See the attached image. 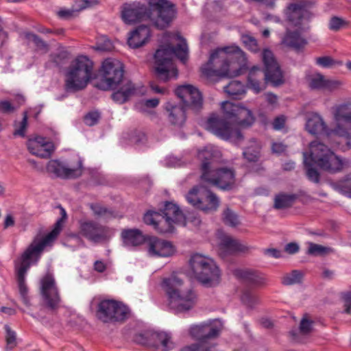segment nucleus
I'll list each match as a JSON object with an SVG mask.
<instances>
[{
    "mask_svg": "<svg viewBox=\"0 0 351 351\" xmlns=\"http://www.w3.org/2000/svg\"><path fill=\"white\" fill-rule=\"evenodd\" d=\"M128 308L112 300H104L97 305V317L104 323L122 322L128 317Z\"/></svg>",
    "mask_w": 351,
    "mask_h": 351,
    "instance_id": "4468645a",
    "label": "nucleus"
},
{
    "mask_svg": "<svg viewBox=\"0 0 351 351\" xmlns=\"http://www.w3.org/2000/svg\"><path fill=\"white\" fill-rule=\"evenodd\" d=\"M187 202L204 213L216 212L220 205V199L210 190L202 186L193 187L186 195Z\"/></svg>",
    "mask_w": 351,
    "mask_h": 351,
    "instance_id": "ddd939ff",
    "label": "nucleus"
},
{
    "mask_svg": "<svg viewBox=\"0 0 351 351\" xmlns=\"http://www.w3.org/2000/svg\"><path fill=\"white\" fill-rule=\"evenodd\" d=\"M343 299L345 302L344 313L347 314L351 313V292H346L343 295Z\"/></svg>",
    "mask_w": 351,
    "mask_h": 351,
    "instance_id": "774afa93",
    "label": "nucleus"
},
{
    "mask_svg": "<svg viewBox=\"0 0 351 351\" xmlns=\"http://www.w3.org/2000/svg\"><path fill=\"white\" fill-rule=\"evenodd\" d=\"M149 347L154 348L157 351H169L174 348L171 336L165 332H152Z\"/></svg>",
    "mask_w": 351,
    "mask_h": 351,
    "instance_id": "393cba45",
    "label": "nucleus"
},
{
    "mask_svg": "<svg viewBox=\"0 0 351 351\" xmlns=\"http://www.w3.org/2000/svg\"><path fill=\"white\" fill-rule=\"evenodd\" d=\"M234 274L243 282L251 285H263L265 283V277L256 270L238 269L234 271Z\"/></svg>",
    "mask_w": 351,
    "mask_h": 351,
    "instance_id": "bb28decb",
    "label": "nucleus"
},
{
    "mask_svg": "<svg viewBox=\"0 0 351 351\" xmlns=\"http://www.w3.org/2000/svg\"><path fill=\"white\" fill-rule=\"evenodd\" d=\"M340 85L341 82L339 81L326 78L324 90L332 91L337 89Z\"/></svg>",
    "mask_w": 351,
    "mask_h": 351,
    "instance_id": "e2e57ef3",
    "label": "nucleus"
},
{
    "mask_svg": "<svg viewBox=\"0 0 351 351\" xmlns=\"http://www.w3.org/2000/svg\"><path fill=\"white\" fill-rule=\"evenodd\" d=\"M36 143L29 142L27 144V149L29 152L34 156H38L41 158H49L54 147H38Z\"/></svg>",
    "mask_w": 351,
    "mask_h": 351,
    "instance_id": "f704fd0d",
    "label": "nucleus"
},
{
    "mask_svg": "<svg viewBox=\"0 0 351 351\" xmlns=\"http://www.w3.org/2000/svg\"><path fill=\"white\" fill-rule=\"evenodd\" d=\"M223 329V324L219 319H214L194 325L190 328V335L197 340V343H208L210 340L219 337Z\"/></svg>",
    "mask_w": 351,
    "mask_h": 351,
    "instance_id": "dca6fc26",
    "label": "nucleus"
},
{
    "mask_svg": "<svg viewBox=\"0 0 351 351\" xmlns=\"http://www.w3.org/2000/svg\"><path fill=\"white\" fill-rule=\"evenodd\" d=\"M282 43L296 51H302L307 44L306 40L298 31L289 30L287 31Z\"/></svg>",
    "mask_w": 351,
    "mask_h": 351,
    "instance_id": "c85d7f7f",
    "label": "nucleus"
},
{
    "mask_svg": "<svg viewBox=\"0 0 351 351\" xmlns=\"http://www.w3.org/2000/svg\"><path fill=\"white\" fill-rule=\"evenodd\" d=\"M223 88L226 93L235 99H240V97L245 93V86L238 80L231 81Z\"/></svg>",
    "mask_w": 351,
    "mask_h": 351,
    "instance_id": "473e14b6",
    "label": "nucleus"
},
{
    "mask_svg": "<svg viewBox=\"0 0 351 351\" xmlns=\"http://www.w3.org/2000/svg\"><path fill=\"white\" fill-rule=\"evenodd\" d=\"M182 284L183 280L175 275L162 281V287L168 297V306L176 313L189 311L197 302V295L194 291L191 289L180 290Z\"/></svg>",
    "mask_w": 351,
    "mask_h": 351,
    "instance_id": "1a4fd4ad",
    "label": "nucleus"
},
{
    "mask_svg": "<svg viewBox=\"0 0 351 351\" xmlns=\"http://www.w3.org/2000/svg\"><path fill=\"white\" fill-rule=\"evenodd\" d=\"M51 59L57 66H62L69 60V53L64 49H60L58 51L51 54Z\"/></svg>",
    "mask_w": 351,
    "mask_h": 351,
    "instance_id": "ea45409f",
    "label": "nucleus"
},
{
    "mask_svg": "<svg viewBox=\"0 0 351 351\" xmlns=\"http://www.w3.org/2000/svg\"><path fill=\"white\" fill-rule=\"evenodd\" d=\"M146 139L144 132L141 131L135 130L131 134L130 141L136 144L143 143Z\"/></svg>",
    "mask_w": 351,
    "mask_h": 351,
    "instance_id": "bf43d9fd",
    "label": "nucleus"
},
{
    "mask_svg": "<svg viewBox=\"0 0 351 351\" xmlns=\"http://www.w3.org/2000/svg\"><path fill=\"white\" fill-rule=\"evenodd\" d=\"M15 108L8 101H0V112L2 113H9L14 112Z\"/></svg>",
    "mask_w": 351,
    "mask_h": 351,
    "instance_id": "69168bd1",
    "label": "nucleus"
},
{
    "mask_svg": "<svg viewBox=\"0 0 351 351\" xmlns=\"http://www.w3.org/2000/svg\"><path fill=\"white\" fill-rule=\"evenodd\" d=\"M256 71H260L258 66H253L250 71L247 80V87L253 90L256 93H260L265 88V85H261L260 81L256 78L255 73Z\"/></svg>",
    "mask_w": 351,
    "mask_h": 351,
    "instance_id": "4c0bfd02",
    "label": "nucleus"
},
{
    "mask_svg": "<svg viewBox=\"0 0 351 351\" xmlns=\"http://www.w3.org/2000/svg\"><path fill=\"white\" fill-rule=\"evenodd\" d=\"M262 58L265 66L264 74L266 82H270L274 86L284 84L282 72L272 51L269 49H264Z\"/></svg>",
    "mask_w": 351,
    "mask_h": 351,
    "instance_id": "f3484780",
    "label": "nucleus"
},
{
    "mask_svg": "<svg viewBox=\"0 0 351 351\" xmlns=\"http://www.w3.org/2000/svg\"><path fill=\"white\" fill-rule=\"evenodd\" d=\"M93 62L85 56H78L68 67L65 73L64 89L76 93L85 88L93 77Z\"/></svg>",
    "mask_w": 351,
    "mask_h": 351,
    "instance_id": "9d476101",
    "label": "nucleus"
},
{
    "mask_svg": "<svg viewBox=\"0 0 351 351\" xmlns=\"http://www.w3.org/2000/svg\"><path fill=\"white\" fill-rule=\"evenodd\" d=\"M217 154L211 148H206L198 152L200 180L223 191H230L235 185V172L233 169L219 167Z\"/></svg>",
    "mask_w": 351,
    "mask_h": 351,
    "instance_id": "39448f33",
    "label": "nucleus"
},
{
    "mask_svg": "<svg viewBox=\"0 0 351 351\" xmlns=\"http://www.w3.org/2000/svg\"><path fill=\"white\" fill-rule=\"evenodd\" d=\"M175 94L181 99L182 104L173 105L167 102L165 110L168 112V119L171 124L182 127L186 119V110H191L197 113L202 109L203 98L199 90L190 84L178 86Z\"/></svg>",
    "mask_w": 351,
    "mask_h": 351,
    "instance_id": "0eeeda50",
    "label": "nucleus"
},
{
    "mask_svg": "<svg viewBox=\"0 0 351 351\" xmlns=\"http://www.w3.org/2000/svg\"><path fill=\"white\" fill-rule=\"evenodd\" d=\"M338 112L335 114V119H337V114ZM336 121L338 122L336 127L334 130H332V133L338 136L343 137L346 139V143L348 147V149L351 148V141H350V134L349 133L348 129L345 128L340 123L341 121Z\"/></svg>",
    "mask_w": 351,
    "mask_h": 351,
    "instance_id": "79ce46f5",
    "label": "nucleus"
},
{
    "mask_svg": "<svg viewBox=\"0 0 351 351\" xmlns=\"http://www.w3.org/2000/svg\"><path fill=\"white\" fill-rule=\"evenodd\" d=\"M337 121H344L346 123H351V110H344L343 109H340L338 110V113L337 114Z\"/></svg>",
    "mask_w": 351,
    "mask_h": 351,
    "instance_id": "680f3d73",
    "label": "nucleus"
},
{
    "mask_svg": "<svg viewBox=\"0 0 351 351\" xmlns=\"http://www.w3.org/2000/svg\"><path fill=\"white\" fill-rule=\"evenodd\" d=\"M23 119L21 122V125H20V128L17 130H16L13 134L14 136H22V137H24L25 134V131L27 127V112H24L23 114Z\"/></svg>",
    "mask_w": 351,
    "mask_h": 351,
    "instance_id": "4d7b16f0",
    "label": "nucleus"
},
{
    "mask_svg": "<svg viewBox=\"0 0 351 351\" xmlns=\"http://www.w3.org/2000/svg\"><path fill=\"white\" fill-rule=\"evenodd\" d=\"M181 351H219L215 343H195L183 348Z\"/></svg>",
    "mask_w": 351,
    "mask_h": 351,
    "instance_id": "58836bf2",
    "label": "nucleus"
},
{
    "mask_svg": "<svg viewBox=\"0 0 351 351\" xmlns=\"http://www.w3.org/2000/svg\"><path fill=\"white\" fill-rule=\"evenodd\" d=\"M123 64L115 59L107 58L100 69L101 80L95 86L102 90H113L128 80L123 78Z\"/></svg>",
    "mask_w": 351,
    "mask_h": 351,
    "instance_id": "f8f14e48",
    "label": "nucleus"
},
{
    "mask_svg": "<svg viewBox=\"0 0 351 351\" xmlns=\"http://www.w3.org/2000/svg\"><path fill=\"white\" fill-rule=\"evenodd\" d=\"M175 4L167 0H145V3H125L121 7V19L126 24L149 21L160 29L167 28L176 17Z\"/></svg>",
    "mask_w": 351,
    "mask_h": 351,
    "instance_id": "f03ea898",
    "label": "nucleus"
},
{
    "mask_svg": "<svg viewBox=\"0 0 351 351\" xmlns=\"http://www.w3.org/2000/svg\"><path fill=\"white\" fill-rule=\"evenodd\" d=\"M95 1L92 0H84L80 5H79L78 9H62L58 11V15L64 19H69L75 15L76 12H78L85 8L92 6Z\"/></svg>",
    "mask_w": 351,
    "mask_h": 351,
    "instance_id": "c9c22d12",
    "label": "nucleus"
},
{
    "mask_svg": "<svg viewBox=\"0 0 351 351\" xmlns=\"http://www.w3.org/2000/svg\"><path fill=\"white\" fill-rule=\"evenodd\" d=\"M176 56L182 62L188 58V46L184 38L176 47L171 45L161 46L154 54L155 73L159 82H167L171 77L176 78L178 70L173 67L172 58Z\"/></svg>",
    "mask_w": 351,
    "mask_h": 351,
    "instance_id": "6e6552de",
    "label": "nucleus"
},
{
    "mask_svg": "<svg viewBox=\"0 0 351 351\" xmlns=\"http://www.w3.org/2000/svg\"><path fill=\"white\" fill-rule=\"evenodd\" d=\"M29 142H35L38 144V147H54L51 142L46 140L45 138L42 136H37L33 140H30Z\"/></svg>",
    "mask_w": 351,
    "mask_h": 351,
    "instance_id": "0e129e2a",
    "label": "nucleus"
},
{
    "mask_svg": "<svg viewBox=\"0 0 351 351\" xmlns=\"http://www.w3.org/2000/svg\"><path fill=\"white\" fill-rule=\"evenodd\" d=\"M40 293L43 305L51 311L59 306L60 298L52 274L47 273L41 280Z\"/></svg>",
    "mask_w": 351,
    "mask_h": 351,
    "instance_id": "a211bd4d",
    "label": "nucleus"
},
{
    "mask_svg": "<svg viewBox=\"0 0 351 351\" xmlns=\"http://www.w3.org/2000/svg\"><path fill=\"white\" fill-rule=\"evenodd\" d=\"M247 250V247L229 236L223 237L219 245V254L222 258L237 252H243Z\"/></svg>",
    "mask_w": 351,
    "mask_h": 351,
    "instance_id": "b1692460",
    "label": "nucleus"
},
{
    "mask_svg": "<svg viewBox=\"0 0 351 351\" xmlns=\"http://www.w3.org/2000/svg\"><path fill=\"white\" fill-rule=\"evenodd\" d=\"M148 251L152 256L168 257L174 254L175 248L171 242L154 237L149 240Z\"/></svg>",
    "mask_w": 351,
    "mask_h": 351,
    "instance_id": "4be33fe9",
    "label": "nucleus"
},
{
    "mask_svg": "<svg viewBox=\"0 0 351 351\" xmlns=\"http://www.w3.org/2000/svg\"><path fill=\"white\" fill-rule=\"evenodd\" d=\"M315 2L300 1L289 3L285 10L287 20L295 27H300L315 17Z\"/></svg>",
    "mask_w": 351,
    "mask_h": 351,
    "instance_id": "2eb2a0df",
    "label": "nucleus"
},
{
    "mask_svg": "<svg viewBox=\"0 0 351 351\" xmlns=\"http://www.w3.org/2000/svg\"><path fill=\"white\" fill-rule=\"evenodd\" d=\"M221 109L223 117L212 114L206 121V129L222 139L237 143L241 142L243 139L241 132L232 128L231 125L235 124L243 128L251 127L255 121L252 111L230 101L222 102Z\"/></svg>",
    "mask_w": 351,
    "mask_h": 351,
    "instance_id": "f257e3e1",
    "label": "nucleus"
},
{
    "mask_svg": "<svg viewBox=\"0 0 351 351\" xmlns=\"http://www.w3.org/2000/svg\"><path fill=\"white\" fill-rule=\"evenodd\" d=\"M245 53L237 46L225 47L215 50L210 55L203 73L214 76L234 77L247 69Z\"/></svg>",
    "mask_w": 351,
    "mask_h": 351,
    "instance_id": "20e7f679",
    "label": "nucleus"
},
{
    "mask_svg": "<svg viewBox=\"0 0 351 351\" xmlns=\"http://www.w3.org/2000/svg\"><path fill=\"white\" fill-rule=\"evenodd\" d=\"M151 31L146 25H140L130 32L128 38V45L133 49L145 45L149 40Z\"/></svg>",
    "mask_w": 351,
    "mask_h": 351,
    "instance_id": "5701e85b",
    "label": "nucleus"
},
{
    "mask_svg": "<svg viewBox=\"0 0 351 351\" xmlns=\"http://www.w3.org/2000/svg\"><path fill=\"white\" fill-rule=\"evenodd\" d=\"M306 129L312 134H318L326 131V125L319 115L313 114L308 118Z\"/></svg>",
    "mask_w": 351,
    "mask_h": 351,
    "instance_id": "c756f323",
    "label": "nucleus"
},
{
    "mask_svg": "<svg viewBox=\"0 0 351 351\" xmlns=\"http://www.w3.org/2000/svg\"><path fill=\"white\" fill-rule=\"evenodd\" d=\"M151 334L152 332L136 334L134 337V341L138 344L149 347V344H153L151 342Z\"/></svg>",
    "mask_w": 351,
    "mask_h": 351,
    "instance_id": "864d4df0",
    "label": "nucleus"
},
{
    "mask_svg": "<svg viewBox=\"0 0 351 351\" xmlns=\"http://www.w3.org/2000/svg\"><path fill=\"white\" fill-rule=\"evenodd\" d=\"M24 36L28 42H32L38 49L48 50V44L38 35L32 32H25Z\"/></svg>",
    "mask_w": 351,
    "mask_h": 351,
    "instance_id": "a19ab883",
    "label": "nucleus"
},
{
    "mask_svg": "<svg viewBox=\"0 0 351 351\" xmlns=\"http://www.w3.org/2000/svg\"><path fill=\"white\" fill-rule=\"evenodd\" d=\"M121 237L125 246L136 247L143 244L147 237L143 235L141 230L137 228L123 229L121 231Z\"/></svg>",
    "mask_w": 351,
    "mask_h": 351,
    "instance_id": "a878e982",
    "label": "nucleus"
},
{
    "mask_svg": "<svg viewBox=\"0 0 351 351\" xmlns=\"http://www.w3.org/2000/svg\"><path fill=\"white\" fill-rule=\"evenodd\" d=\"M82 163L80 160L77 162V167L75 168L67 167L58 160H50L47 165V169L48 172L54 173L57 177L75 178L82 175Z\"/></svg>",
    "mask_w": 351,
    "mask_h": 351,
    "instance_id": "412c9836",
    "label": "nucleus"
},
{
    "mask_svg": "<svg viewBox=\"0 0 351 351\" xmlns=\"http://www.w3.org/2000/svg\"><path fill=\"white\" fill-rule=\"evenodd\" d=\"M119 86L118 90L114 92L111 97L114 101L121 104L126 102L130 97L135 94L136 88L130 80L124 81V84Z\"/></svg>",
    "mask_w": 351,
    "mask_h": 351,
    "instance_id": "cd10ccee",
    "label": "nucleus"
},
{
    "mask_svg": "<svg viewBox=\"0 0 351 351\" xmlns=\"http://www.w3.org/2000/svg\"><path fill=\"white\" fill-rule=\"evenodd\" d=\"M308 244V248L307 250V254L308 255L314 256H321L326 254L329 250V248L326 247L312 242H309Z\"/></svg>",
    "mask_w": 351,
    "mask_h": 351,
    "instance_id": "09e8293b",
    "label": "nucleus"
},
{
    "mask_svg": "<svg viewBox=\"0 0 351 351\" xmlns=\"http://www.w3.org/2000/svg\"><path fill=\"white\" fill-rule=\"evenodd\" d=\"M100 119V114L97 111L87 113L84 118L85 123L88 126L97 124Z\"/></svg>",
    "mask_w": 351,
    "mask_h": 351,
    "instance_id": "6e6d98bb",
    "label": "nucleus"
},
{
    "mask_svg": "<svg viewBox=\"0 0 351 351\" xmlns=\"http://www.w3.org/2000/svg\"><path fill=\"white\" fill-rule=\"evenodd\" d=\"M313 323L310 319L302 318L299 326L300 333L304 335L309 334L313 329Z\"/></svg>",
    "mask_w": 351,
    "mask_h": 351,
    "instance_id": "5fc2aeb1",
    "label": "nucleus"
},
{
    "mask_svg": "<svg viewBox=\"0 0 351 351\" xmlns=\"http://www.w3.org/2000/svg\"><path fill=\"white\" fill-rule=\"evenodd\" d=\"M297 198L295 194L279 193L275 196L274 208L278 210L290 208Z\"/></svg>",
    "mask_w": 351,
    "mask_h": 351,
    "instance_id": "2f4dec72",
    "label": "nucleus"
},
{
    "mask_svg": "<svg viewBox=\"0 0 351 351\" xmlns=\"http://www.w3.org/2000/svg\"><path fill=\"white\" fill-rule=\"evenodd\" d=\"M161 214L160 212L148 210L143 217L144 222L147 225H152L154 229L160 233H167L168 232L162 231V228H166L162 223Z\"/></svg>",
    "mask_w": 351,
    "mask_h": 351,
    "instance_id": "7c9ffc66",
    "label": "nucleus"
},
{
    "mask_svg": "<svg viewBox=\"0 0 351 351\" xmlns=\"http://www.w3.org/2000/svg\"><path fill=\"white\" fill-rule=\"evenodd\" d=\"M81 234L94 243H99L107 238V228L100 223L89 220L79 221Z\"/></svg>",
    "mask_w": 351,
    "mask_h": 351,
    "instance_id": "aec40b11",
    "label": "nucleus"
},
{
    "mask_svg": "<svg viewBox=\"0 0 351 351\" xmlns=\"http://www.w3.org/2000/svg\"><path fill=\"white\" fill-rule=\"evenodd\" d=\"M304 165L307 178L312 182H320V173L315 168L316 165L320 169L335 173L343 168L342 160L324 143L313 141L310 144V152H303Z\"/></svg>",
    "mask_w": 351,
    "mask_h": 351,
    "instance_id": "423d86ee",
    "label": "nucleus"
},
{
    "mask_svg": "<svg viewBox=\"0 0 351 351\" xmlns=\"http://www.w3.org/2000/svg\"><path fill=\"white\" fill-rule=\"evenodd\" d=\"M90 208L93 210L94 215L97 217H113V211L102 206L99 204H91Z\"/></svg>",
    "mask_w": 351,
    "mask_h": 351,
    "instance_id": "49530a36",
    "label": "nucleus"
},
{
    "mask_svg": "<svg viewBox=\"0 0 351 351\" xmlns=\"http://www.w3.org/2000/svg\"><path fill=\"white\" fill-rule=\"evenodd\" d=\"M222 219L225 224L231 227H235L239 223L238 215L229 208L223 211Z\"/></svg>",
    "mask_w": 351,
    "mask_h": 351,
    "instance_id": "37998d69",
    "label": "nucleus"
},
{
    "mask_svg": "<svg viewBox=\"0 0 351 351\" xmlns=\"http://www.w3.org/2000/svg\"><path fill=\"white\" fill-rule=\"evenodd\" d=\"M160 213L161 214L162 223L166 227L162 228V231L173 232L174 223L186 226V217L176 204L170 202H166L164 208L160 210Z\"/></svg>",
    "mask_w": 351,
    "mask_h": 351,
    "instance_id": "6ab92c4d",
    "label": "nucleus"
},
{
    "mask_svg": "<svg viewBox=\"0 0 351 351\" xmlns=\"http://www.w3.org/2000/svg\"><path fill=\"white\" fill-rule=\"evenodd\" d=\"M260 147L257 145L246 148L243 155L249 162H257L260 158Z\"/></svg>",
    "mask_w": 351,
    "mask_h": 351,
    "instance_id": "a18cd8bd",
    "label": "nucleus"
},
{
    "mask_svg": "<svg viewBox=\"0 0 351 351\" xmlns=\"http://www.w3.org/2000/svg\"><path fill=\"white\" fill-rule=\"evenodd\" d=\"M331 186L341 194L351 198V174L343 180L332 182Z\"/></svg>",
    "mask_w": 351,
    "mask_h": 351,
    "instance_id": "72a5a7b5",
    "label": "nucleus"
},
{
    "mask_svg": "<svg viewBox=\"0 0 351 351\" xmlns=\"http://www.w3.org/2000/svg\"><path fill=\"white\" fill-rule=\"evenodd\" d=\"M64 221L58 219L54 224L53 229L42 238H36L27 247L21 257L15 262L16 270L17 283L20 296L26 306H30V299L28 296V288L25 283V275L29 269L33 261L36 263L39 259L44 248L51 244L60 234Z\"/></svg>",
    "mask_w": 351,
    "mask_h": 351,
    "instance_id": "7ed1b4c3",
    "label": "nucleus"
},
{
    "mask_svg": "<svg viewBox=\"0 0 351 351\" xmlns=\"http://www.w3.org/2000/svg\"><path fill=\"white\" fill-rule=\"evenodd\" d=\"M113 48L114 46L112 42L108 39L104 40L103 43H97L95 47L96 50L100 51H110Z\"/></svg>",
    "mask_w": 351,
    "mask_h": 351,
    "instance_id": "052dcab7",
    "label": "nucleus"
},
{
    "mask_svg": "<svg viewBox=\"0 0 351 351\" xmlns=\"http://www.w3.org/2000/svg\"><path fill=\"white\" fill-rule=\"evenodd\" d=\"M241 40L244 45L250 51L257 52L259 50L257 40L255 38L250 35H243Z\"/></svg>",
    "mask_w": 351,
    "mask_h": 351,
    "instance_id": "603ef678",
    "label": "nucleus"
},
{
    "mask_svg": "<svg viewBox=\"0 0 351 351\" xmlns=\"http://www.w3.org/2000/svg\"><path fill=\"white\" fill-rule=\"evenodd\" d=\"M315 62L322 67L329 68L335 64V60L330 56H322L317 58Z\"/></svg>",
    "mask_w": 351,
    "mask_h": 351,
    "instance_id": "13d9d810",
    "label": "nucleus"
},
{
    "mask_svg": "<svg viewBox=\"0 0 351 351\" xmlns=\"http://www.w3.org/2000/svg\"><path fill=\"white\" fill-rule=\"evenodd\" d=\"M326 77L317 73L309 78V88L312 90H324Z\"/></svg>",
    "mask_w": 351,
    "mask_h": 351,
    "instance_id": "c03bdc74",
    "label": "nucleus"
},
{
    "mask_svg": "<svg viewBox=\"0 0 351 351\" xmlns=\"http://www.w3.org/2000/svg\"><path fill=\"white\" fill-rule=\"evenodd\" d=\"M242 303L247 308H252L257 303V297L250 290H245L241 297Z\"/></svg>",
    "mask_w": 351,
    "mask_h": 351,
    "instance_id": "de8ad7c7",
    "label": "nucleus"
},
{
    "mask_svg": "<svg viewBox=\"0 0 351 351\" xmlns=\"http://www.w3.org/2000/svg\"><path fill=\"white\" fill-rule=\"evenodd\" d=\"M189 264L194 278L202 285L213 287L219 283L220 271L212 259L195 254L191 256Z\"/></svg>",
    "mask_w": 351,
    "mask_h": 351,
    "instance_id": "9b49d317",
    "label": "nucleus"
},
{
    "mask_svg": "<svg viewBox=\"0 0 351 351\" xmlns=\"http://www.w3.org/2000/svg\"><path fill=\"white\" fill-rule=\"evenodd\" d=\"M348 22L338 16H332L328 23V27L330 30L337 32L341 28L347 26Z\"/></svg>",
    "mask_w": 351,
    "mask_h": 351,
    "instance_id": "8fccbe9b",
    "label": "nucleus"
},
{
    "mask_svg": "<svg viewBox=\"0 0 351 351\" xmlns=\"http://www.w3.org/2000/svg\"><path fill=\"white\" fill-rule=\"evenodd\" d=\"M304 274L300 270H293L291 273L285 274L281 280L282 284L286 286L300 284L302 282Z\"/></svg>",
    "mask_w": 351,
    "mask_h": 351,
    "instance_id": "e433bc0d",
    "label": "nucleus"
},
{
    "mask_svg": "<svg viewBox=\"0 0 351 351\" xmlns=\"http://www.w3.org/2000/svg\"><path fill=\"white\" fill-rule=\"evenodd\" d=\"M6 335H5V340L7 343V350H12L16 346V332L11 329V328L8 325H5L4 326Z\"/></svg>",
    "mask_w": 351,
    "mask_h": 351,
    "instance_id": "3c124183",
    "label": "nucleus"
},
{
    "mask_svg": "<svg viewBox=\"0 0 351 351\" xmlns=\"http://www.w3.org/2000/svg\"><path fill=\"white\" fill-rule=\"evenodd\" d=\"M300 250L299 245L295 242H291L287 243L285 247V252L289 254H294Z\"/></svg>",
    "mask_w": 351,
    "mask_h": 351,
    "instance_id": "338daca9",
    "label": "nucleus"
}]
</instances>
